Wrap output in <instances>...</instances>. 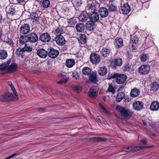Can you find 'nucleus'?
Wrapping results in <instances>:
<instances>
[{"label":"nucleus","instance_id":"obj_26","mask_svg":"<svg viewBox=\"0 0 159 159\" xmlns=\"http://www.w3.org/2000/svg\"><path fill=\"white\" fill-rule=\"evenodd\" d=\"M8 56L7 52L4 50H0V59H4L7 58Z\"/></svg>","mask_w":159,"mask_h":159},{"label":"nucleus","instance_id":"obj_49","mask_svg":"<svg viewBox=\"0 0 159 159\" xmlns=\"http://www.w3.org/2000/svg\"><path fill=\"white\" fill-rule=\"evenodd\" d=\"M69 78L66 77L65 79H63L60 80L58 81L57 83L59 84H65Z\"/></svg>","mask_w":159,"mask_h":159},{"label":"nucleus","instance_id":"obj_60","mask_svg":"<svg viewBox=\"0 0 159 159\" xmlns=\"http://www.w3.org/2000/svg\"><path fill=\"white\" fill-rule=\"evenodd\" d=\"M17 2L21 4H22L25 2V0H16Z\"/></svg>","mask_w":159,"mask_h":159},{"label":"nucleus","instance_id":"obj_58","mask_svg":"<svg viewBox=\"0 0 159 159\" xmlns=\"http://www.w3.org/2000/svg\"><path fill=\"white\" fill-rule=\"evenodd\" d=\"M149 125L150 127L154 128L156 126V124L153 122H151L149 124Z\"/></svg>","mask_w":159,"mask_h":159},{"label":"nucleus","instance_id":"obj_63","mask_svg":"<svg viewBox=\"0 0 159 159\" xmlns=\"http://www.w3.org/2000/svg\"><path fill=\"white\" fill-rule=\"evenodd\" d=\"M127 148L125 147V148H121V151H125L127 152Z\"/></svg>","mask_w":159,"mask_h":159},{"label":"nucleus","instance_id":"obj_33","mask_svg":"<svg viewBox=\"0 0 159 159\" xmlns=\"http://www.w3.org/2000/svg\"><path fill=\"white\" fill-rule=\"evenodd\" d=\"M94 22L90 20L88 21L86 24V27L89 30H91L93 28Z\"/></svg>","mask_w":159,"mask_h":159},{"label":"nucleus","instance_id":"obj_42","mask_svg":"<svg viewBox=\"0 0 159 159\" xmlns=\"http://www.w3.org/2000/svg\"><path fill=\"white\" fill-rule=\"evenodd\" d=\"M68 22L69 25L70 26H72L76 23V21L75 19L73 18L69 19L68 20Z\"/></svg>","mask_w":159,"mask_h":159},{"label":"nucleus","instance_id":"obj_5","mask_svg":"<svg viewBox=\"0 0 159 159\" xmlns=\"http://www.w3.org/2000/svg\"><path fill=\"white\" fill-rule=\"evenodd\" d=\"M30 30V25L27 24H24L22 25L20 28V33L22 34H27L29 33Z\"/></svg>","mask_w":159,"mask_h":159},{"label":"nucleus","instance_id":"obj_34","mask_svg":"<svg viewBox=\"0 0 159 159\" xmlns=\"http://www.w3.org/2000/svg\"><path fill=\"white\" fill-rule=\"evenodd\" d=\"M107 7L110 11H115L117 10V7L112 4H108Z\"/></svg>","mask_w":159,"mask_h":159},{"label":"nucleus","instance_id":"obj_23","mask_svg":"<svg viewBox=\"0 0 159 159\" xmlns=\"http://www.w3.org/2000/svg\"><path fill=\"white\" fill-rule=\"evenodd\" d=\"M110 53V50L107 48H103L102 50L101 54L102 56L106 57L108 56Z\"/></svg>","mask_w":159,"mask_h":159},{"label":"nucleus","instance_id":"obj_44","mask_svg":"<svg viewBox=\"0 0 159 159\" xmlns=\"http://www.w3.org/2000/svg\"><path fill=\"white\" fill-rule=\"evenodd\" d=\"M149 58L148 54H142L141 56L140 59L142 61L145 62Z\"/></svg>","mask_w":159,"mask_h":159},{"label":"nucleus","instance_id":"obj_29","mask_svg":"<svg viewBox=\"0 0 159 159\" xmlns=\"http://www.w3.org/2000/svg\"><path fill=\"white\" fill-rule=\"evenodd\" d=\"M124 93L122 92H120L118 93L116 97V101L117 102H120L124 97Z\"/></svg>","mask_w":159,"mask_h":159},{"label":"nucleus","instance_id":"obj_48","mask_svg":"<svg viewBox=\"0 0 159 159\" xmlns=\"http://www.w3.org/2000/svg\"><path fill=\"white\" fill-rule=\"evenodd\" d=\"M117 74L114 73L113 74L109 73L108 74L107 79L110 80L111 79H113L116 78V76H117Z\"/></svg>","mask_w":159,"mask_h":159},{"label":"nucleus","instance_id":"obj_40","mask_svg":"<svg viewBox=\"0 0 159 159\" xmlns=\"http://www.w3.org/2000/svg\"><path fill=\"white\" fill-rule=\"evenodd\" d=\"M32 48L29 45L25 44V46L24 48H22V49L24 52L27 51L28 52H30L32 50Z\"/></svg>","mask_w":159,"mask_h":159},{"label":"nucleus","instance_id":"obj_50","mask_svg":"<svg viewBox=\"0 0 159 159\" xmlns=\"http://www.w3.org/2000/svg\"><path fill=\"white\" fill-rule=\"evenodd\" d=\"M23 49H22V48H18L16 50V55H21L23 52H24V51H23Z\"/></svg>","mask_w":159,"mask_h":159},{"label":"nucleus","instance_id":"obj_43","mask_svg":"<svg viewBox=\"0 0 159 159\" xmlns=\"http://www.w3.org/2000/svg\"><path fill=\"white\" fill-rule=\"evenodd\" d=\"M73 89L78 93L80 92L82 90V87L81 86L78 85H74L73 87Z\"/></svg>","mask_w":159,"mask_h":159},{"label":"nucleus","instance_id":"obj_39","mask_svg":"<svg viewBox=\"0 0 159 159\" xmlns=\"http://www.w3.org/2000/svg\"><path fill=\"white\" fill-rule=\"evenodd\" d=\"M50 3L48 0H43L42 5L44 8H47L50 6Z\"/></svg>","mask_w":159,"mask_h":159},{"label":"nucleus","instance_id":"obj_55","mask_svg":"<svg viewBox=\"0 0 159 159\" xmlns=\"http://www.w3.org/2000/svg\"><path fill=\"white\" fill-rule=\"evenodd\" d=\"M11 90L13 91V92L14 93V95L15 96V95H17L16 94V92L15 90V89L13 86V85H12L11 87H10Z\"/></svg>","mask_w":159,"mask_h":159},{"label":"nucleus","instance_id":"obj_59","mask_svg":"<svg viewBox=\"0 0 159 159\" xmlns=\"http://www.w3.org/2000/svg\"><path fill=\"white\" fill-rule=\"evenodd\" d=\"M45 108H41L39 109V111L40 112H44L45 111Z\"/></svg>","mask_w":159,"mask_h":159},{"label":"nucleus","instance_id":"obj_7","mask_svg":"<svg viewBox=\"0 0 159 159\" xmlns=\"http://www.w3.org/2000/svg\"><path fill=\"white\" fill-rule=\"evenodd\" d=\"M89 17L90 20L94 22H97L99 18V15L98 13L96 12L93 11L89 13Z\"/></svg>","mask_w":159,"mask_h":159},{"label":"nucleus","instance_id":"obj_10","mask_svg":"<svg viewBox=\"0 0 159 159\" xmlns=\"http://www.w3.org/2000/svg\"><path fill=\"white\" fill-rule=\"evenodd\" d=\"M150 70L149 65H143L140 67V73L141 74L146 75L148 74Z\"/></svg>","mask_w":159,"mask_h":159},{"label":"nucleus","instance_id":"obj_62","mask_svg":"<svg viewBox=\"0 0 159 159\" xmlns=\"http://www.w3.org/2000/svg\"><path fill=\"white\" fill-rule=\"evenodd\" d=\"M7 43L11 46H12L13 44V41L11 40L8 41L7 42Z\"/></svg>","mask_w":159,"mask_h":159},{"label":"nucleus","instance_id":"obj_1","mask_svg":"<svg viewBox=\"0 0 159 159\" xmlns=\"http://www.w3.org/2000/svg\"><path fill=\"white\" fill-rule=\"evenodd\" d=\"M11 61H7L0 65V70L4 71V73L16 71L18 69L17 65L15 63H12L10 65Z\"/></svg>","mask_w":159,"mask_h":159},{"label":"nucleus","instance_id":"obj_36","mask_svg":"<svg viewBox=\"0 0 159 159\" xmlns=\"http://www.w3.org/2000/svg\"><path fill=\"white\" fill-rule=\"evenodd\" d=\"M86 40V38L85 35L84 34H80L79 39V42L82 44H84L85 43Z\"/></svg>","mask_w":159,"mask_h":159},{"label":"nucleus","instance_id":"obj_22","mask_svg":"<svg viewBox=\"0 0 159 159\" xmlns=\"http://www.w3.org/2000/svg\"><path fill=\"white\" fill-rule=\"evenodd\" d=\"M65 64L67 67L71 68L75 65V61L73 59H69L66 61Z\"/></svg>","mask_w":159,"mask_h":159},{"label":"nucleus","instance_id":"obj_6","mask_svg":"<svg viewBox=\"0 0 159 159\" xmlns=\"http://www.w3.org/2000/svg\"><path fill=\"white\" fill-rule=\"evenodd\" d=\"M98 88L96 86H92L89 89V95L90 97L96 96L98 94Z\"/></svg>","mask_w":159,"mask_h":159},{"label":"nucleus","instance_id":"obj_15","mask_svg":"<svg viewBox=\"0 0 159 159\" xmlns=\"http://www.w3.org/2000/svg\"><path fill=\"white\" fill-rule=\"evenodd\" d=\"M37 54L39 57L44 58L47 56L48 52L43 49H39L37 50Z\"/></svg>","mask_w":159,"mask_h":159},{"label":"nucleus","instance_id":"obj_56","mask_svg":"<svg viewBox=\"0 0 159 159\" xmlns=\"http://www.w3.org/2000/svg\"><path fill=\"white\" fill-rule=\"evenodd\" d=\"M147 140L146 138H144L143 139L141 142V143L142 144H143V145H146L147 143Z\"/></svg>","mask_w":159,"mask_h":159},{"label":"nucleus","instance_id":"obj_12","mask_svg":"<svg viewBox=\"0 0 159 159\" xmlns=\"http://www.w3.org/2000/svg\"><path fill=\"white\" fill-rule=\"evenodd\" d=\"M99 14L100 16L102 18L106 17L108 14V9L104 7H102L99 10Z\"/></svg>","mask_w":159,"mask_h":159},{"label":"nucleus","instance_id":"obj_13","mask_svg":"<svg viewBox=\"0 0 159 159\" xmlns=\"http://www.w3.org/2000/svg\"><path fill=\"white\" fill-rule=\"evenodd\" d=\"M55 41L57 44L60 45H63L65 43L64 38L61 35H59L55 38Z\"/></svg>","mask_w":159,"mask_h":159},{"label":"nucleus","instance_id":"obj_24","mask_svg":"<svg viewBox=\"0 0 159 159\" xmlns=\"http://www.w3.org/2000/svg\"><path fill=\"white\" fill-rule=\"evenodd\" d=\"M6 11L7 14H10L11 16L15 14L16 10L14 7H8L6 8Z\"/></svg>","mask_w":159,"mask_h":159},{"label":"nucleus","instance_id":"obj_27","mask_svg":"<svg viewBox=\"0 0 159 159\" xmlns=\"http://www.w3.org/2000/svg\"><path fill=\"white\" fill-rule=\"evenodd\" d=\"M39 17L38 14L36 12H33L30 14V18L33 20L34 21L38 20L39 19Z\"/></svg>","mask_w":159,"mask_h":159},{"label":"nucleus","instance_id":"obj_52","mask_svg":"<svg viewBox=\"0 0 159 159\" xmlns=\"http://www.w3.org/2000/svg\"><path fill=\"white\" fill-rule=\"evenodd\" d=\"M72 75L73 77L76 79H79V76L77 72H73L72 74Z\"/></svg>","mask_w":159,"mask_h":159},{"label":"nucleus","instance_id":"obj_8","mask_svg":"<svg viewBox=\"0 0 159 159\" xmlns=\"http://www.w3.org/2000/svg\"><path fill=\"white\" fill-rule=\"evenodd\" d=\"M126 76L125 74H118L116 77V82L119 84L124 82L126 80Z\"/></svg>","mask_w":159,"mask_h":159},{"label":"nucleus","instance_id":"obj_47","mask_svg":"<svg viewBox=\"0 0 159 159\" xmlns=\"http://www.w3.org/2000/svg\"><path fill=\"white\" fill-rule=\"evenodd\" d=\"M63 32V30L60 28H57L55 30V34L57 35H61Z\"/></svg>","mask_w":159,"mask_h":159},{"label":"nucleus","instance_id":"obj_41","mask_svg":"<svg viewBox=\"0 0 159 159\" xmlns=\"http://www.w3.org/2000/svg\"><path fill=\"white\" fill-rule=\"evenodd\" d=\"M99 106L103 112L107 115H109L110 114L109 112L107 110L102 104L99 103Z\"/></svg>","mask_w":159,"mask_h":159},{"label":"nucleus","instance_id":"obj_4","mask_svg":"<svg viewBox=\"0 0 159 159\" xmlns=\"http://www.w3.org/2000/svg\"><path fill=\"white\" fill-rule=\"evenodd\" d=\"M90 61L93 64H97L99 63L100 58L99 55L96 53L92 54L90 57Z\"/></svg>","mask_w":159,"mask_h":159},{"label":"nucleus","instance_id":"obj_20","mask_svg":"<svg viewBox=\"0 0 159 159\" xmlns=\"http://www.w3.org/2000/svg\"><path fill=\"white\" fill-rule=\"evenodd\" d=\"M114 44L116 47L120 48L123 45V41L122 38L117 37L115 39Z\"/></svg>","mask_w":159,"mask_h":159},{"label":"nucleus","instance_id":"obj_53","mask_svg":"<svg viewBox=\"0 0 159 159\" xmlns=\"http://www.w3.org/2000/svg\"><path fill=\"white\" fill-rule=\"evenodd\" d=\"M131 69V66L129 64H127L125 66V70H126L128 71H129L130 70V69Z\"/></svg>","mask_w":159,"mask_h":159},{"label":"nucleus","instance_id":"obj_46","mask_svg":"<svg viewBox=\"0 0 159 159\" xmlns=\"http://www.w3.org/2000/svg\"><path fill=\"white\" fill-rule=\"evenodd\" d=\"M116 89V88L115 87H113L110 85L109 86L107 91L111 92L113 94H114Z\"/></svg>","mask_w":159,"mask_h":159},{"label":"nucleus","instance_id":"obj_2","mask_svg":"<svg viewBox=\"0 0 159 159\" xmlns=\"http://www.w3.org/2000/svg\"><path fill=\"white\" fill-rule=\"evenodd\" d=\"M116 109L120 113V116L122 117L125 119H128L129 118L133 113L130 110L126 109L119 105L116 107Z\"/></svg>","mask_w":159,"mask_h":159},{"label":"nucleus","instance_id":"obj_31","mask_svg":"<svg viewBox=\"0 0 159 159\" xmlns=\"http://www.w3.org/2000/svg\"><path fill=\"white\" fill-rule=\"evenodd\" d=\"M99 74L101 75H105L107 73V69L105 67H101L98 71Z\"/></svg>","mask_w":159,"mask_h":159},{"label":"nucleus","instance_id":"obj_11","mask_svg":"<svg viewBox=\"0 0 159 159\" xmlns=\"http://www.w3.org/2000/svg\"><path fill=\"white\" fill-rule=\"evenodd\" d=\"M130 10L129 6L127 3L124 4L123 6H121L120 10V13L127 14L129 13Z\"/></svg>","mask_w":159,"mask_h":159},{"label":"nucleus","instance_id":"obj_54","mask_svg":"<svg viewBox=\"0 0 159 159\" xmlns=\"http://www.w3.org/2000/svg\"><path fill=\"white\" fill-rule=\"evenodd\" d=\"M154 146L153 145H150L148 146H140V150L141 149H143L146 148H150L153 147Z\"/></svg>","mask_w":159,"mask_h":159},{"label":"nucleus","instance_id":"obj_51","mask_svg":"<svg viewBox=\"0 0 159 159\" xmlns=\"http://www.w3.org/2000/svg\"><path fill=\"white\" fill-rule=\"evenodd\" d=\"M74 3L77 7L80 6L82 2L81 0H73Z\"/></svg>","mask_w":159,"mask_h":159},{"label":"nucleus","instance_id":"obj_21","mask_svg":"<svg viewBox=\"0 0 159 159\" xmlns=\"http://www.w3.org/2000/svg\"><path fill=\"white\" fill-rule=\"evenodd\" d=\"M89 16L86 12H82L79 17V20L82 21H85L88 19Z\"/></svg>","mask_w":159,"mask_h":159},{"label":"nucleus","instance_id":"obj_38","mask_svg":"<svg viewBox=\"0 0 159 159\" xmlns=\"http://www.w3.org/2000/svg\"><path fill=\"white\" fill-rule=\"evenodd\" d=\"M91 70L88 67H84L82 70V72L85 75H88L91 73Z\"/></svg>","mask_w":159,"mask_h":159},{"label":"nucleus","instance_id":"obj_45","mask_svg":"<svg viewBox=\"0 0 159 159\" xmlns=\"http://www.w3.org/2000/svg\"><path fill=\"white\" fill-rule=\"evenodd\" d=\"M133 106L134 108L137 111L139 110V101H137L134 102L133 104Z\"/></svg>","mask_w":159,"mask_h":159},{"label":"nucleus","instance_id":"obj_17","mask_svg":"<svg viewBox=\"0 0 159 159\" xmlns=\"http://www.w3.org/2000/svg\"><path fill=\"white\" fill-rule=\"evenodd\" d=\"M150 108L152 111H157L159 109V102L157 101L152 102L150 105Z\"/></svg>","mask_w":159,"mask_h":159},{"label":"nucleus","instance_id":"obj_37","mask_svg":"<svg viewBox=\"0 0 159 159\" xmlns=\"http://www.w3.org/2000/svg\"><path fill=\"white\" fill-rule=\"evenodd\" d=\"M139 147L132 146L127 148V152H131L136 151L139 150Z\"/></svg>","mask_w":159,"mask_h":159},{"label":"nucleus","instance_id":"obj_19","mask_svg":"<svg viewBox=\"0 0 159 159\" xmlns=\"http://www.w3.org/2000/svg\"><path fill=\"white\" fill-rule=\"evenodd\" d=\"M111 63L112 64L114 65L115 66H119L122 65V60L120 58L114 59L112 61Z\"/></svg>","mask_w":159,"mask_h":159},{"label":"nucleus","instance_id":"obj_9","mask_svg":"<svg viewBox=\"0 0 159 159\" xmlns=\"http://www.w3.org/2000/svg\"><path fill=\"white\" fill-rule=\"evenodd\" d=\"M39 39L41 41L46 43L49 42L51 39L50 35L47 33L42 34L40 37Z\"/></svg>","mask_w":159,"mask_h":159},{"label":"nucleus","instance_id":"obj_61","mask_svg":"<svg viewBox=\"0 0 159 159\" xmlns=\"http://www.w3.org/2000/svg\"><path fill=\"white\" fill-rule=\"evenodd\" d=\"M143 108V102H140V110Z\"/></svg>","mask_w":159,"mask_h":159},{"label":"nucleus","instance_id":"obj_64","mask_svg":"<svg viewBox=\"0 0 159 159\" xmlns=\"http://www.w3.org/2000/svg\"><path fill=\"white\" fill-rule=\"evenodd\" d=\"M58 76L60 77H63L64 75L63 74H62L61 73H59L58 74Z\"/></svg>","mask_w":159,"mask_h":159},{"label":"nucleus","instance_id":"obj_16","mask_svg":"<svg viewBox=\"0 0 159 159\" xmlns=\"http://www.w3.org/2000/svg\"><path fill=\"white\" fill-rule=\"evenodd\" d=\"M59 52L58 50H55L53 48L50 49V51L48 53V56L52 58L56 57L59 54Z\"/></svg>","mask_w":159,"mask_h":159},{"label":"nucleus","instance_id":"obj_14","mask_svg":"<svg viewBox=\"0 0 159 159\" xmlns=\"http://www.w3.org/2000/svg\"><path fill=\"white\" fill-rule=\"evenodd\" d=\"M28 37L30 42L34 43L37 42L38 39V35L34 33H32L29 34Z\"/></svg>","mask_w":159,"mask_h":159},{"label":"nucleus","instance_id":"obj_28","mask_svg":"<svg viewBox=\"0 0 159 159\" xmlns=\"http://www.w3.org/2000/svg\"><path fill=\"white\" fill-rule=\"evenodd\" d=\"M139 91L136 88L132 89L130 92V96L132 97H135L137 96L139 94Z\"/></svg>","mask_w":159,"mask_h":159},{"label":"nucleus","instance_id":"obj_35","mask_svg":"<svg viewBox=\"0 0 159 159\" xmlns=\"http://www.w3.org/2000/svg\"><path fill=\"white\" fill-rule=\"evenodd\" d=\"M91 139L95 142L105 141L107 140L106 138L101 137H93L91 138Z\"/></svg>","mask_w":159,"mask_h":159},{"label":"nucleus","instance_id":"obj_57","mask_svg":"<svg viewBox=\"0 0 159 159\" xmlns=\"http://www.w3.org/2000/svg\"><path fill=\"white\" fill-rule=\"evenodd\" d=\"M20 41L21 43H23L25 42L24 40V37L22 36H21L20 39Z\"/></svg>","mask_w":159,"mask_h":159},{"label":"nucleus","instance_id":"obj_25","mask_svg":"<svg viewBox=\"0 0 159 159\" xmlns=\"http://www.w3.org/2000/svg\"><path fill=\"white\" fill-rule=\"evenodd\" d=\"M138 39L137 38L134 37L131 39V43L133 47L132 49H135L137 44L138 43Z\"/></svg>","mask_w":159,"mask_h":159},{"label":"nucleus","instance_id":"obj_18","mask_svg":"<svg viewBox=\"0 0 159 159\" xmlns=\"http://www.w3.org/2000/svg\"><path fill=\"white\" fill-rule=\"evenodd\" d=\"M89 80L92 82L96 83L98 82L96 76V73L95 72H91L89 76Z\"/></svg>","mask_w":159,"mask_h":159},{"label":"nucleus","instance_id":"obj_32","mask_svg":"<svg viewBox=\"0 0 159 159\" xmlns=\"http://www.w3.org/2000/svg\"><path fill=\"white\" fill-rule=\"evenodd\" d=\"M159 89V84L156 82H154L152 84L151 90L154 91H156Z\"/></svg>","mask_w":159,"mask_h":159},{"label":"nucleus","instance_id":"obj_3","mask_svg":"<svg viewBox=\"0 0 159 159\" xmlns=\"http://www.w3.org/2000/svg\"><path fill=\"white\" fill-rule=\"evenodd\" d=\"M18 99L17 95H12L10 93H7L4 94L0 96V101H8L11 100H16Z\"/></svg>","mask_w":159,"mask_h":159},{"label":"nucleus","instance_id":"obj_30","mask_svg":"<svg viewBox=\"0 0 159 159\" xmlns=\"http://www.w3.org/2000/svg\"><path fill=\"white\" fill-rule=\"evenodd\" d=\"M75 27L77 30L80 32L83 31L85 28L84 25L82 24H77Z\"/></svg>","mask_w":159,"mask_h":159}]
</instances>
